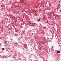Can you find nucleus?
<instances>
[{
	"instance_id": "obj_6",
	"label": "nucleus",
	"mask_w": 61,
	"mask_h": 61,
	"mask_svg": "<svg viewBox=\"0 0 61 61\" xmlns=\"http://www.w3.org/2000/svg\"><path fill=\"white\" fill-rule=\"evenodd\" d=\"M52 48H53V46H52Z\"/></svg>"
},
{
	"instance_id": "obj_3",
	"label": "nucleus",
	"mask_w": 61,
	"mask_h": 61,
	"mask_svg": "<svg viewBox=\"0 0 61 61\" xmlns=\"http://www.w3.org/2000/svg\"><path fill=\"white\" fill-rule=\"evenodd\" d=\"M2 50H5V48H2Z\"/></svg>"
},
{
	"instance_id": "obj_1",
	"label": "nucleus",
	"mask_w": 61,
	"mask_h": 61,
	"mask_svg": "<svg viewBox=\"0 0 61 61\" xmlns=\"http://www.w3.org/2000/svg\"><path fill=\"white\" fill-rule=\"evenodd\" d=\"M57 52L59 54L60 53V51H57Z\"/></svg>"
},
{
	"instance_id": "obj_4",
	"label": "nucleus",
	"mask_w": 61,
	"mask_h": 61,
	"mask_svg": "<svg viewBox=\"0 0 61 61\" xmlns=\"http://www.w3.org/2000/svg\"><path fill=\"white\" fill-rule=\"evenodd\" d=\"M44 29H46V27H44Z\"/></svg>"
},
{
	"instance_id": "obj_5",
	"label": "nucleus",
	"mask_w": 61,
	"mask_h": 61,
	"mask_svg": "<svg viewBox=\"0 0 61 61\" xmlns=\"http://www.w3.org/2000/svg\"><path fill=\"white\" fill-rule=\"evenodd\" d=\"M15 23H16V20H15Z\"/></svg>"
},
{
	"instance_id": "obj_2",
	"label": "nucleus",
	"mask_w": 61,
	"mask_h": 61,
	"mask_svg": "<svg viewBox=\"0 0 61 61\" xmlns=\"http://www.w3.org/2000/svg\"><path fill=\"white\" fill-rule=\"evenodd\" d=\"M37 21H41L40 19H38Z\"/></svg>"
}]
</instances>
